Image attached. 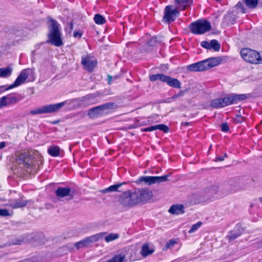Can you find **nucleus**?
<instances>
[{
	"label": "nucleus",
	"mask_w": 262,
	"mask_h": 262,
	"mask_svg": "<svg viewBox=\"0 0 262 262\" xmlns=\"http://www.w3.org/2000/svg\"><path fill=\"white\" fill-rule=\"evenodd\" d=\"M230 105L229 97L216 98L211 101L210 105L215 108L224 107Z\"/></svg>",
	"instance_id": "16"
},
{
	"label": "nucleus",
	"mask_w": 262,
	"mask_h": 262,
	"mask_svg": "<svg viewBox=\"0 0 262 262\" xmlns=\"http://www.w3.org/2000/svg\"><path fill=\"white\" fill-rule=\"evenodd\" d=\"M125 258L124 254H120L115 255L109 260L110 262H124Z\"/></svg>",
	"instance_id": "33"
},
{
	"label": "nucleus",
	"mask_w": 262,
	"mask_h": 262,
	"mask_svg": "<svg viewBox=\"0 0 262 262\" xmlns=\"http://www.w3.org/2000/svg\"><path fill=\"white\" fill-rule=\"evenodd\" d=\"M244 117L240 115H236L233 119L234 123H241L244 121Z\"/></svg>",
	"instance_id": "45"
},
{
	"label": "nucleus",
	"mask_w": 262,
	"mask_h": 262,
	"mask_svg": "<svg viewBox=\"0 0 262 262\" xmlns=\"http://www.w3.org/2000/svg\"><path fill=\"white\" fill-rule=\"evenodd\" d=\"M241 55L245 61L251 63H257V57H259V52L249 48L242 49Z\"/></svg>",
	"instance_id": "11"
},
{
	"label": "nucleus",
	"mask_w": 262,
	"mask_h": 262,
	"mask_svg": "<svg viewBox=\"0 0 262 262\" xmlns=\"http://www.w3.org/2000/svg\"><path fill=\"white\" fill-rule=\"evenodd\" d=\"M119 234L112 233L105 236L104 238L106 242L109 243L119 238Z\"/></svg>",
	"instance_id": "39"
},
{
	"label": "nucleus",
	"mask_w": 262,
	"mask_h": 262,
	"mask_svg": "<svg viewBox=\"0 0 262 262\" xmlns=\"http://www.w3.org/2000/svg\"><path fill=\"white\" fill-rule=\"evenodd\" d=\"M106 234V232H101L98 234L93 235L92 236L86 237L89 245L90 246L91 244L94 243L98 241L100 238H102L104 235Z\"/></svg>",
	"instance_id": "25"
},
{
	"label": "nucleus",
	"mask_w": 262,
	"mask_h": 262,
	"mask_svg": "<svg viewBox=\"0 0 262 262\" xmlns=\"http://www.w3.org/2000/svg\"><path fill=\"white\" fill-rule=\"evenodd\" d=\"M256 247L258 248H262V239L255 243Z\"/></svg>",
	"instance_id": "55"
},
{
	"label": "nucleus",
	"mask_w": 262,
	"mask_h": 262,
	"mask_svg": "<svg viewBox=\"0 0 262 262\" xmlns=\"http://www.w3.org/2000/svg\"><path fill=\"white\" fill-rule=\"evenodd\" d=\"M99 96L98 92L88 95L83 97V101L88 104H94L95 103V98Z\"/></svg>",
	"instance_id": "26"
},
{
	"label": "nucleus",
	"mask_w": 262,
	"mask_h": 262,
	"mask_svg": "<svg viewBox=\"0 0 262 262\" xmlns=\"http://www.w3.org/2000/svg\"><path fill=\"white\" fill-rule=\"evenodd\" d=\"M10 215L8 210L6 209H0V216L5 217Z\"/></svg>",
	"instance_id": "44"
},
{
	"label": "nucleus",
	"mask_w": 262,
	"mask_h": 262,
	"mask_svg": "<svg viewBox=\"0 0 262 262\" xmlns=\"http://www.w3.org/2000/svg\"><path fill=\"white\" fill-rule=\"evenodd\" d=\"M26 242V238L24 236H21L13 239L11 243L12 245H19L24 244Z\"/></svg>",
	"instance_id": "38"
},
{
	"label": "nucleus",
	"mask_w": 262,
	"mask_h": 262,
	"mask_svg": "<svg viewBox=\"0 0 262 262\" xmlns=\"http://www.w3.org/2000/svg\"><path fill=\"white\" fill-rule=\"evenodd\" d=\"M185 124H186V125H187V124H188V123L186 122Z\"/></svg>",
	"instance_id": "62"
},
{
	"label": "nucleus",
	"mask_w": 262,
	"mask_h": 262,
	"mask_svg": "<svg viewBox=\"0 0 262 262\" xmlns=\"http://www.w3.org/2000/svg\"><path fill=\"white\" fill-rule=\"evenodd\" d=\"M246 6L250 9H254L258 4V0H243Z\"/></svg>",
	"instance_id": "36"
},
{
	"label": "nucleus",
	"mask_w": 262,
	"mask_h": 262,
	"mask_svg": "<svg viewBox=\"0 0 262 262\" xmlns=\"http://www.w3.org/2000/svg\"><path fill=\"white\" fill-rule=\"evenodd\" d=\"M161 41V37L153 36L148 40L147 43L150 46H156Z\"/></svg>",
	"instance_id": "32"
},
{
	"label": "nucleus",
	"mask_w": 262,
	"mask_h": 262,
	"mask_svg": "<svg viewBox=\"0 0 262 262\" xmlns=\"http://www.w3.org/2000/svg\"><path fill=\"white\" fill-rule=\"evenodd\" d=\"M22 196L18 199L10 200L8 201V205L13 209L22 208L26 206L28 204L31 205L33 203L32 200H25Z\"/></svg>",
	"instance_id": "15"
},
{
	"label": "nucleus",
	"mask_w": 262,
	"mask_h": 262,
	"mask_svg": "<svg viewBox=\"0 0 262 262\" xmlns=\"http://www.w3.org/2000/svg\"><path fill=\"white\" fill-rule=\"evenodd\" d=\"M222 189V186L220 187L217 183H214L208 185L205 187L203 191V199L209 200L217 194L219 196L223 197L221 195L220 191Z\"/></svg>",
	"instance_id": "10"
},
{
	"label": "nucleus",
	"mask_w": 262,
	"mask_h": 262,
	"mask_svg": "<svg viewBox=\"0 0 262 262\" xmlns=\"http://www.w3.org/2000/svg\"><path fill=\"white\" fill-rule=\"evenodd\" d=\"M6 99V98L5 96L0 98V108L7 106Z\"/></svg>",
	"instance_id": "48"
},
{
	"label": "nucleus",
	"mask_w": 262,
	"mask_h": 262,
	"mask_svg": "<svg viewBox=\"0 0 262 262\" xmlns=\"http://www.w3.org/2000/svg\"><path fill=\"white\" fill-rule=\"evenodd\" d=\"M169 175L166 174L162 176H142L140 177L136 181L137 184H140L142 182L149 185L160 183L168 181V178Z\"/></svg>",
	"instance_id": "9"
},
{
	"label": "nucleus",
	"mask_w": 262,
	"mask_h": 262,
	"mask_svg": "<svg viewBox=\"0 0 262 262\" xmlns=\"http://www.w3.org/2000/svg\"><path fill=\"white\" fill-rule=\"evenodd\" d=\"M94 20L97 25H102L105 23V18L99 14H96L95 15Z\"/></svg>",
	"instance_id": "37"
},
{
	"label": "nucleus",
	"mask_w": 262,
	"mask_h": 262,
	"mask_svg": "<svg viewBox=\"0 0 262 262\" xmlns=\"http://www.w3.org/2000/svg\"><path fill=\"white\" fill-rule=\"evenodd\" d=\"M259 56L257 57V63H262V51L260 53H259Z\"/></svg>",
	"instance_id": "52"
},
{
	"label": "nucleus",
	"mask_w": 262,
	"mask_h": 262,
	"mask_svg": "<svg viewBox=\"0 0 262 262\" xmlns=\"http://www.w3.org/2000/svg\"><path fill=\"white\" fill-rule=\"evenodd\" d=\"M15 165L18 168L27 169L35 166L34 158L29 151H24L16 156Z\"/></svg>",
	"instance_id": "3"
},
{
	"label": "nucleus",
	"mask_w": 262,
	"mask_h": 262,
	"mask_svg": "<svg viewBox=\"0 0 262 262\" xmlns=\"http://www.w3.org/2000/svg\"><path fill=\"white\" fill-rule=\"evenodd\" d=\"M236 7L238 8H240L242 10V12L243 13H245L247 12L246 9L244 8L243 4L239 2L236 5Z\"/></svg>",
	"instance_id": "47"
},
{
	"label": "nucleus",
	"mask_w": 262,
	"mask_h": 262,
	"mask_svg": "<svg viewBox=\"0 0 262 262\" xmlns=\"http://www.w3.org/2000/svg\"><path fill=\"white\" fill-rule=\"evenodd\" d=\"M176 243L177 242L174 239L169 240L166 243L165 246L163 247V250H166L168 249L172 248Z\"/></svg>",
	"instance_id": "41"
},
{
	"label": "nucleus",
	"mask_w": 262,
	"mask_h": 262,
	"mask_svg": "<svg viewBox=\"0 0 262 262\" xmlns=\"http://www.w3.org/2000/svg\"><path fill=\"white\" fill-rule=\"evenodd\" d=\"M187 92L186 90L180 91L178 93L174 95L171 98L172 99H176L179 97H183L185 93Z\"/></svg>",
	"instance_id": "43"
},
{
	"label": "nucleus",
	"mask_w": 262,
	"mask_h": 262,
	"mask_svg": "<svg viewBox=\"0 0 262 262\" xmlns=\"http://www.w3.org/2000/svg\"><path fill=\"white\" fill-rule=\"evenodd\" d=\"M221 130L222 132H227L229 130V127L228 125V124L226 123H223L221 125Z\"/></svg>",
	"instance_id": "46"
},
{
	"label": "nucleus",
	"mask_w": 262,
	"mask_h": 262,
	"mask_svg": "<svg viewBox=\"0 0 262 262\" xmlns=\"http://www.w3.org/2000/svg\"><path fill=\"white\" fill-rule=\"evenodd\" d=\"M168 212L172 214H182L185 213V208L182 204H174L170 207L168 210Z\"/></svg>",
	"instance_id": "21"
},
{
	"label": "nucleus",
	"mask_w": 262,
	"mask_h": 262,
	"mask_svg": "<svg viewBox=\"0 0 262 262\" xmlns=\"http://www.w3.org/2000/svg\"><path fill=\"white\" fill-rule=\"evenodd\" d=\"M224 160V157L223 156H219L216 157L215 159V161L219 162V161H223Z\"/></svg>",
	"instance_id": "53"
},
{
	"label": "nucleus",
	"mask_w": 262,
	"mask_h": 262,
	"mask_svg": "<svg viewBox=\"0 0 262 262\" xmlns=\"http://www.w3.org/2000/svg\"><path fill=\"white\" fill-rule=\"evenodd\" d=\"M156 130L155 125L151 126L143 129L144 132H152Z\"/></svg>",
	"instance_id": "50"
},
{
	"label": "nucleus",
	"mask_w": 262,
	"mask_h": 262,
	"mask_svg": "<svg viewBox=\"0 0 262 262\" xmlns=\"http://www.w3.org/2000/svg\"><path fill=\"white\" fill-rule=\"evenodd\" d=\"M81 63L84 70L92 72L97 64V60L94 57L87 54L82 56Z\"/></svg>",
	"instance_id": "13"
},
{
	"label": "nucleus",
	"mask_w": 262,
	"mask_h": 262,
	"mask_svg": "<svg viewBox=\"0 0 262 262\" xmlns=\"http://www.w3.org/2000/svg\"><path fill=\"white\" fill-rule=\"evenodd\" d=\"M223 60L221 57H210L203 60L205 70L220 64Z\"/></svg>",
	"instance_id": "17"
},
{
	"label": "nucleus",
	"mask_w": 262,
	"mask_h": 262,
	"mask_svg": "<svg viewBox=\"0 0 262 262\" xmlns=\"http://www.w3.org/2000/svg\"><path fill=\"white\" fill-rule=\"evenodd\" d=\"M152 196V192L148 189H135L127 190L121 194L119 203L124 207H132L145 202Z\"/></svg>",
	"instance_id": "1"
},
{
	"label": "nucleus",
	"mask_w": 262,
	"mask_h": 262,
	"mask_svg": "<svg viewBox=\"0 0 262 262\" xmlns=\"http://www.w3.org/2000/svg\"><path fill=\"white\" fill-rule=\"evenodd\" d=\"M190 32L195 35L203 34L211 29L209 21L206 19H199L191 23L189 26Z\"/></svg>",
	"instance_id": "6"
},
{
	"label": "nucleus",
	"mask_w": 262,
	"mask_h": 262,
	"mask_svg": "<svg viewBox=\"0 0 262 262\" xmlns=\"http://www.w3.org/2000/svg\"><path fill=\"white\" fill-rule=\"evenodd\" d=\"M5 97L6 98V101L7 106L15 104L18 101V99L16 97L10 96L9 95L5 96Z\"/></svg>",
	"instance_id": "35"
},
{
	"label": "nucleus",
	"mask_w": 262,
	"mask_h": 262,
	"mask_svg": "<svg viewBox=\"0 0 262 262\" xmlns=\"http://www.w3.org/2000/svg\"><path fill=\"white\" fill-rule=\"evenodd\" d=\"M73 23L72 21H71L70 24V32L72 31V30L73 29Z\"/></svg>",
	"instance_id": "57"
},
{
	"label": "nucleus",
	"mask_w": 262,
	"mask_h": 262,
	"mask_svg": "<svg viewBox=\"0 0 262 262\" xmlns=\"http://www.w3.org/2000/svg\"><path fill=\"white\" fill-rule=\"evenodd\" d=\"M155 128L156 130L159 129L161 131H163L165 133H168L169 129V127L167 125L163 124L155 125Z\"/></svg>",
	"instance_id": "40"
},
{
	"label": "nucleus",
	"mask_w": 262,
	"mask_h": 262,
	"mask_svg": "<svg viewBox=\"0 0 262 262\" xmlns=\"http://www.w3.org/2000/svg\"><path fill=\"white\" fill-rule=\"evenodd\" d=\"M154 252V250L150 249L147 244H144L142 247L141 254L143 257H146L151 254Z\"/></svg>",
	"instance_id": "30"
},
{
	"label": "nucleus",
	"mask_w": 262,
	"mask_h": 262,
	"mask_svg": "<svg viewBox=\"0 0 262 262\" xmlns=\"http://www.w3.org/2000/svg\"><path fill=\"white\" fill-rule=\"evenodd\" d=\"M176 7L179 10H185L187 7H189L192 3V0H175Z\"/></svg>",
	"instance_id": "23"
},
{
	"label": "nucleus",
	"mask_w": 262,
	"mask_h": 262,
	"mask_svg": "<svg viewBox=\"0 0 262 262\" xmlns=\"http://www.w3.org/2000/svg\"><path fill=\"white\" fill-rule=\"evenodd\" d=\"M12 72V68L10 67L0 68V77L7 78L9 77Z\"/></svg>",
	"instance_id": "29"
},
{
	"label": "nucleus",
	"mask_w": 262,
	"mask_h": 262,
	"mask_svg": "<svg viewBox=\"0 0 262 262\" xmlns=\"http://www.w3.org/2000/svg\"><path fill=\"white\" fill-rule=\"evenodd\" d=\"M113 106L114 103L109 102L93 107L89 110L88 115L92 119L97 118L108 113L110 110L113 108Z\"/></svg>",
	"instance_id": "8"
},
{
	"label": "nucleus",
	"mask_w": 262,
	"mask_h": 262,
	"mask_svg": "<svg viewBox=\"0 0 262 262\" xmlns=\"http://www.w3.org/2000/svg\"><path fill=\"white\" fill-rule=\"evenodd\" d=\"M151 81L159 80L161 82L166 83L168 86L174 89H180L181 82L178 79L166 75L162 73L152 74L149 76Z\"/></svg>",
	"instance_id": "5"
},
{
	"label": "nucleus",
	"mask_w": 262,
	"mask_h": 262,
	"mask_svg": "<svg viewBox=\"0 0 262 262\" xmlns=\"http://www.w3.org/2000/svg\"><path fill=\"white\" fill-rule=\"evenodd\" d=\"M48 33L47 42L56 47H60L63 43L61 38V33L59 28L60 25L58 21L52 18L48 17Z\"/></svg>",
	"instance_id": "2"
},
{
	"label": "nucleus",
	"mask_w": 262,
	"mask_h": 262,
	"mask_svg": "<svg viewBox=\"0 0 262 262\" xmlns=\"http://www.w3.org/2000/svg\"><path fill=\"white\" fill-rule=\"evenodd\" d=\"M0 200H1V199H0Z\"/></svg>",
	"instance_id": "63"
},
{
	"label": "nucleus",
	"mask_w": 262,
	"mask_h": 262,
	"mask_svg": "<svg viewBox=\"0 0 262 262\" xmlns=\"http://www.w3.org/2000/svg\"><path fill=\"white\" fill-rule=\"evenodd\" d=\"M208 41H203L201 43V45L202 47L207 49H210V45Z\"/></svg>",
	"instance_id": "49"
},
{
	"label": "nucleus",
	"mask_w": 262,
	"mask_h": 262,
	"mask_svg": "<svg viewBox=\"0 0 262 262\" xmlns=\"http://www.w3.org/2000/svg\"><path fill=\"white\" fill-rule=\"evenodd\" d=\"M106 234V232H101L98 234L93 235L92 236L86 237L89 245L90 246L91 244L94 243L98 241L100 238H102L104 235Z\"/></svg>",
	"instance_id": "24"
},
{
	"label": "nucleus",
	"mask_w": 262,
	"mask_h": 262,
	"mask_svg": "<svg viewBox=\"0 0 262 262\" xmlns=\"http://www.w3.org/2000/svg\"><path fill=\"white\" fill-rule=\"evenodd\" d=\"M187 70L189 71L194 72L206 71L203 60L188 66Z\"/></svg>",
	"instance_id": "22"
},
{
	"label": "nucleus",
	"mask_w": 262,
	"mask_h": 262,
	"mask_svg": "<svg viewBox=\"0 0 262 262\" xmlns=\"http://www.w3.org/2000/svg\"><path fill=\"white\" fill-rule=\"evenodd\" d=\"M227 156V154H226V153H225V154H224V155L223 157H224V158H225V157H226Z\"/></svg>",
	"instance_id": "60"
},
{
	"label": "nucleus",
	"mask_w": 262,
	"mask_h": 262,
	"mask_svg": "<svg viewBox=\"0 0 262 262\" xmlns=\"http://www.w3.org/2000/svg\"><path fill=\"white\" fill-rule=\"evenodd\" d=\"M59 121H55L53 122V124H57Z\"/></svg>",
	"instance_id": "58"
},
{
	"label": "nucleus",
	"mask_w": 262,
	"mask_h": 262,
	"mask_svg": "<svg viewBox=\"0 0 262 262\" xmlns=\"http://www.w3.org/2000/svg\"><path fill=\"white\" fill-rule=\"evenodd\" d=\"M202 225V223L201 222H198L197 223L193 224L190 230L188 231L189 233H192L197 230Z\"/></svg>",
	"instance_id": "42"
},
{
	"label": "nucleus",
	"mask_w": 262,
	"mask_h": 262,
	"mask_svg": "<svg viewBox=\"0 0 262 262\" xmlns=\"http://www.w3.org/2000/svg\"><path fill=\"white\" fill-rule=\"evenodd\" d=\"M210 49H213L215 51H219L221 48V45L217 40L212 39L210 41Z\"/></svg>",
	"instance_id": "34"
},
{
	"label": "nucleus",
	"mask_w": 262,
	"mask_h": 262,
	"mask_svg": "<svg viewBox=\"0 0 262 262\" xmlns=\"http://www.w3.org/2000/svg\"><path fill=\"white\" fill-rule=\"evenodd\" d=\"M65 102H62L56 104H51L41 106L39 107L31 110L30 114L36 115L43 114H51L57 112L65 105Z\"/></svg>",
	"instance_id": "7"
},
{
	"label": "nucleus",
	"mask_w": 262,
	"mask_h": 262,
	"mask_svg": "<svg viewBox=\"0 0 262 262\" xmlns=\"http://www.w3.org/2000/svg\"><path fill=\"white\" fill-rule=\"evenodd\" d=\"M74 246L75 248L78 250L81 248H84L89 247V242L86 238L83 239L82 240L76 242L74 244Z\"/></svg>",
	"instance_id": "31"
},
{
	"label": "nucleus",
	"mask_w": 262,
	"mask_h": 262,
	"mask_svg": "<svg viewBox=\"0 0 262 262\" xmlns=\"http://www.w3.org/2000/svg\"><path fill=\"white\" fill-rule=\"evenodd\" d=\"M71 189L70 187H58L55 192L56 195L59 198H64L66 196H70V199L73 198V195L71 194Z\"/></svg>",
	"instance_id": "19"
},
{
	"label": "nucleus",
	"mask_w": 262,
	"mask_h": 262,
	"mask_svg": "<svg viewBox=\"0 0 262 262\" xmlns=\"http://www.w3.org/2000/svg\"><path fill=\"white\" fill-rule=\"evenodd\" d=\"M125 184H126L125 182H123L122 183H118L117 184L113 185L110 186V187H108L107 188H105V189L100 190V192L102 193L105 194V193H106L108 192L117 191L118 189L119 188H120L122 185Z\"/></svg>",
	"instance_id": "27"
},
{
	"label": "nucleus",
	"mask_w": 262,
	"mask_h": 262,
	"mask_svg": "<svg viewBox=\"0 0 262 262\" xmlns=\"http://www.w3.org/2000/svg\"><path fill=\"white\" fill-rule=\"evenodd\" d=\"M82 35V33L79 31H74L73 36L75 38L78 37L81 38Z\"/></svg>",
	"instance_id": "51"
},
{
	"label": "nucleus",
	"mask_w": 262,
	"mask_h": 262,
	"mask_svg": "<svg viewBox=\"0 0 262 262\" xmlns=\"http://www.w3.org/2000/svg\"><path fill=\"white\" fill-rule=\"evenodd\" d=\"M60 151V147L56 145H52L48 149V154L54 157H56L59 156Z\"/></svg>",
	"instance_id": "28"
},
{
	"label": "nucleus",
	"mask_w": 262,
	"mask_h": 262,
	"mask_svg": "<svg viewBox=\"0 0 262 262\" xmlns=\"http://www.w3.org/2000/svg\"><path fill=\"white\" fill-rule=\"evenodd\" d=\"M173 6L168 5L164 9V15L163 16V21L170 24L175 20L176 17L180 14V10L176 7L173 9Z\"/></svg>",
	"instance_id": "12"
},
{
	"label": "nucleus",
	"mask_w": 262,
	"mask_h": 262,
	"mask_svg": "<svg viewBox=\"0 0 262 262\" xmlns=\"http://www.w3.org/2000/svg\"><path fill=\"white\" fill-rule=\"evenodd\" d=\"M113 80V77L111 75H107V83L108 84H111Z\"/></svg>",
	"instance_id": "54"
},
{
	"label": "nucleus",
	"mask_w": 262,
	"mask_h": 262,
	"mask_svg": "<svg viewBox=\"0 0 262 262\" xmlns=\"http://www.w3.org/2000/svg\"><path fill=\"white\" fill-rule=\"evenodd\" d=\"M251 97V94H232L229 96L230 104L237 103L239 101H241L249 98Z\"/></svg>",
	"instance_id": "20"
},
{
	"label": "nucleus",
	"mask_w": 262,
	"mask_h": 262,
	"mask_svg": "<svg viewBox=\"0 0 262 262\" xmlns=\"http://www.w3.org/2000/svg\"><path fill=\"white\" fill-rule=\"evenodd\" d=\"M32 74V71L30 69L23 70L17 77L14 83L10 85L6 90L12 89L23 84L28 77Z\"/></svg>",
	"instance_id": "14"
},
{
	"label": "nucleus",
	"mask_w": 262,
	"mask_h": 262,
	"mask_svg": "<svg viewBox=\"0 0 262 262\" xmlns=\"http://www.w3.org/2000/svg\"><path fill=\"white\" fill-rule=\"evenodd\" d=\"M244 189V187L240 185L238 180L233 178L222 185L220 193L222 196H226L243 190Z\"/></svg>",
	"instance_id": "4"
},
{
	"label": "nucleus",
	"mask_w": 262,
	"mask_h": 262,
	"mask_svg": "<svg viewBox=\"0 0 262 262\" xmlns=\"http://www.w3.org/2000/svg\"><path fill=\"white\" fill-rule=\"evenodd\" d=\"M6 146V142L4 141L0 142V149L4 148Z\"/></svg>",
	"instance_id": "56"
},
{
	"label": "nucleus",
	"mask_w": 262,
	"mask_h": 262,
	"mask_svg": "<svg viewBox=\"0 0 262 262\" xmlns=\"http://www.w3.org/2000/svg\"><path fill=\"white\" fill-rule=\"evenodd\" d=\"M118 78V76H116L115 77H114V79H116Z\"/></svg>",
	"instance_id": "61"
},
{
	"label": "nucleus",
	"mask_w": 262,
	"mask_h": 262,
	"mask_svg": "<svg viewBox=\"0 0 262 262\" xmlns=\"http://www.w3.org/2000/svg\"><path fill=\"white\" fill-rule=\"evenodd\" d=\"M243 231L244 229L242 227L241 224H237L234 229L229 232V234L227 237L230 241H233L239 236L243 233Z\"/></svg>",
	"instance_id": "18"
},
{
	"label": "nucleus",
	"mask_w": 262,
	"mask_h": 262,
	"mask_svg": "<svg viewBox=\"0 0 262 262\" xmlns=\"http://www.w3.org/2000/svg\"><path fill=\"white\" fill-rule=\"evenodd\" d=\"M260 202L262 203V197H260L259 199Z\"/></svg>",
	"instance_id": "59"
}]
</instances>
